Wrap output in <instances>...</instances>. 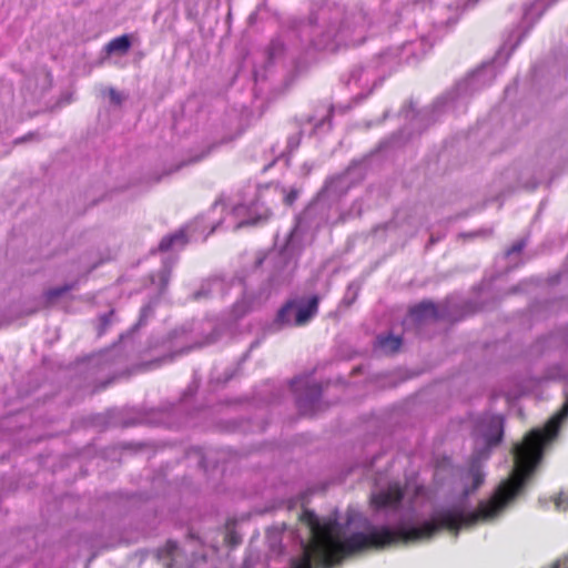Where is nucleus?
<instances>
[{"mask_svg":"<svg viewBox=\"0 0 568 568\" xmlns=\"http://www.w3.org/2000/svg\"><path fill=\"white\" fill-rule=\"evenodd\" d=\"M354 184L355 180L351 169L326 180L316 199L307 206L295 226L290 231L286 242L278 253L281 266L277 270V277L280 282L287 281L296 266V257L301 251L300 226L302 221H310L314 215L321 214L316 225L322 223L336 224L337 222H344L349 216H361L362 203L359 200L354 201L348 213H339L336 216L333 214V209L337 211L336 204L339 199L346 195Z\"/></svg>","mask_w":568,"mask_h":568,"instance_id":"obj_1","label":"nucleus"},{"mask_svg":"<svg viewBox=\"0 0 568 568\" xmlns=\"http://www.w3.org/2000/svg\"><path fill=\"white\" fill-rule=\"evenodd\" d=\"M368 26L367 14L362 9L326 4L310 18V41L316 50L335 52L341 47L363 43Z\"/></svg>","mask_w":568,"mask_h":568,"instance_id":"obj_2","label":"nucleus"},{"mask_svg":"<svg viewBox=\"0 0 568 568\" xmlns=\"http://www.w3.org/2000/svg\"><path fill=\"white\" fill-rule=\"evenodd\" d=\"M496 78L494 63H485L479 69L471 72L464 81L459 82L455 91L445 97L438 98L432 109L415 111L413 105L403 110V115L409 121V125L420 133L432 122L435 121L436 114L439 113L449 103L456 99L467 97L474 92L489 85Z\"/></svg>","mask_w":568,"mask_h":568,"instance_id":"obj_3","label":"nucleus"},{"mask_svg":"<svg viewBox=\"0 0 568 568\" xmlns=\"http://www.w3.org/2000/svg\"><path fill=\"white\" fill-rule=\"evenodd\" d=\"M320 297L313 295L308 298L296 297L288 300L276 312L268 326L272 333L285 328L302 327L307 325L318 312Z\"/></svg>","mask_w":568,"mask_h":568,"instance_id":"obj_4","label":"nucleus"},{"mask_svg":"<svg viewBox=\"0 0 568 568\" xmlns=\"http://www.w3.org/2000/svg\"><path fill=\"white\" fill-rule=\"evenodd\" d=\"M271 215L270 210L257 199L251 205L237 204L230 212L233 219V230H239L247 225H256L266 221Z\"/></svg>","mask_w":568,"mask_h":568,"instance_id":"obj_5","label":"nucleus"},{"mask_svg":"<svg viewBox=\"0 0 568 568\" xmlns=\"http://www.w3.org/2000/svg\"><path fill=\"white\" fill-rule=\"evenodd\" d=\"M477 311L478 307L474 302L448 297L440 303L439 317L442 321L458 322L466 316L475 314Z\"/></svg>","mask_w":568,"mask_h":568,"instance_id":"obj_6","label":"nucleus"},{"mask_svg":"<svg viewBox=\"0 0 568 568\" xmlns=\"http://www.w3.org/2000/svg\"><path fill=\"white\" fill-rule=\"evenodd\" d=\"M403 498L404 490L399 484H390L386 489L373 494L371 497V504L377 510L396 508Z\"/></svg>","mask_w":568,"mask_h":568,"instance_id":"obj_7","label":"nucleus"},{"mask_svg":"<svg viewBox=\"0 0 568 568\" xmlns=\"http://www.w3.org/2000/svg\"><path fill=\"white\" fill-rule=\"evenodd\" d=\"M346 85H355L358 88H369L376 84V72L374 67L369 64H357L348 73L345 80Z\"/></svg>","mask_w":568,"mask_h":568,"instance_id":"obj_8","label":"nucleus"},{"mask_svg":"<svg viewBox=\"0 0 568 568\" xmlns=\"http://www.w3.org/2000/svg\"><path fill=\"white\" fill-rule=\"evenodd\" d=\"M538 158L547 162H560L568 158V145L560 139L551 140L538 151Z\"/></svg>","mask_w":568,"mask_h":568,"instance_id":"obj_9","label":"nucleus"},{"mask_svg":"<svg viewBox=\"0 0 568 568\" xmlns=\"http://www.w3.org/2000/svg\"><path fill=\"white\" fill-rule=\"evenodd\" d=\"M439 314L440 304H435L429 300L422 301L409 310V316L418 323L438 321L440 320Z\"/></svg>","mask_w":568,"mask_h":568,"instance_id":"obj_10","label":"nucleus"},{"mask_svg":"<svg viewBox=\"0 0 568 568\" xmlns=\"http://www.w3.org/2000/svg\"><path fill=\"white\" fill-rule=\"evenodd\" d=\"M322 389L317 384L307 385L305 394H300L297 397V405L303 415H308V406H312L320 399Z\"/></svg>","mask_w":568,"mask_h":568,"instance_id":"obj_11","label":"nucleus"},{"mask_svg":"<svg viewBox=\"0 0 568 568\" xmlns=\"http://www.w3.org/2000/svg\"><path fill=\"white\" fill-rule=\"evenodd\" d=\"M375 346L384 353H396L400 349L402 338L390 333L381 334L376 337Z\"/></svg>","mask_w":568,"mask_h":568,"instance_id":"obj_12","label":"nucleus"},{"mask_svg":"<svg viewBox=\"0 0 568 568\" xmlns=\"http://www.w3.org/2000/svg\"><path fill=\"white\" fill-rule=\"evenodd\" d=\"M131 45L130 37L128 34H123L108 42L104 50L108 54L124 55L129 52Z\"/></svg>","mask_w":568,"mask_h":568,"instance_id":"obj_13","label":"nucleus"},{"mask_svg":"<svg viewBox=\"0 0 568 568\" xmlns=\"http://www.w3.org/2000/svg\"><path fill=\"white\" fill-rule=\"evenodd\" d=\"M187 243L185 232L183 230L163 237L159 244L160 251H169L172 248H182Z\"/></svg>","mask_w":568,"mask_h":568,"instance_id":"obj_14","label":"nucleus"},{"mask_svg":"<svg viewBox=\"0 0 568 568\" xmlns=\"http://www.w3.org/2000/svg\"><path fill=\"white\" fill-rule=\"evenodd\" d=\"M75 286H77V282H72V283L64 284L62 286L49 288L43 293V298L47 304H52L53 302H55L58 298L62 297L68 292L74 290Z\"/></svg>","mask_w":568,"mask_h":568,"instance_id":"obj_15","label":"nucleus"},{"mask_svg":"<svg viewBox=\"0 0 568 568\" xmlns=\"http://www.w3.org/2000/svg\"><path fill=\"white\" fill-rule=\"evenodd\" d=\"M491 426L494 427L495 432L487 435L486 443L488 446H497L501 439H503V418L501 417H494L491 418Z\"/></svg>","mask_w":568,"mask_h":568,"instance_id":"obj_16","label":"nucleus"},{"mask_svg":"<svg viewBox=\"0 0 568 568\" xmlns=\"http://www.w3.org/2000/svg\"><path fill=\"white\" fill-rule=\"evenodd\" d=\"M547 379L560 381L568 379V361L560 362L547 369Z\"/></svg>","mask_w":568,"mask_h":568,"instance_id":"obj_17","label":"nucleus"},{"mask_svg":"<svg viewBox=\"0 0 568 568\" xmlns=\"http://www.w3.org/2000/svg\"><path fill=\"white\" fill-rule=\"evenodd\" d=\"M115 321V312L114 310L109 311L108 313L101 314L98 317V325H97V332L98 335H103L108 328L114 323Z\"/></svg>","mask_w":568,"mask_h":568,"instance_id":"obj_18","label":"nucleus"},{"mask_svg":"<svg viewBox=\"0 0 568 568\" xmlns=\"http://www.w3.org/2000/svg\"><path fill=\"white\" fill-rule=\"evenodd\" d=\"M361 285L357 282H351L346 288L342 303L351 306L358 297Z\"/></svg>","mask_w":568,"mask_h":568,"instance_id":"obj_19","label":"nucleus"},{"mask_svg":"<svg viewBox=\"0 0 568 568\" xmlns=\"http://www.w3.org/2000/svg\"><path fill=\"white\" fill-rule=\"evenodd\" d=\"M280 193L282 194L283 202L286 205H293L294 202L298 199L301 190L298 187H290L288 190L281 187Z\"/></svg>","mask_w":568,"mask_h":568,"instance_id":"obj_20","label":"nucleus"},{"mask_svg":"<svg viewBox=\"0 0 568 568\" xmlns=\"http://www.w3.org/2000/svg\"><path fill=\"white\" fill-rule=\"evenodd\" d=\"M171 277V267L164 265L163 268L156 274V278L160 283L161 291H164L170 282Z\"/></svg>","mask_w":568,"mask_h":568,"instance_id":"obj_21","label":"nucleus"},{"mask_svg":"<svg viewBox=\"0 0 568 568\" xmlns=\"http://www.w3.org/2000/svg\"><path fill=\"white\" fill-rule=\"evenodd\" d=\"M252 307L251 302L246 301V297H244L241 302H237L233 306V312L236 317H241L245 315Z\"/></svg>","mask_w":568,"mask_h":568,"instance_id":"obj_22","label":"nucleus"},{"mask_svg":"<svg viewBox=\"0 0 568 568\" xmlns=\"http://www.w3.org/2000/svg\"><path fill=\"white\" fill-rule=\"evenodd\" d=\"M283 43L280 40H274L268 47V57L271 60H275L283 52Z\"/></svg>","mask_w":568,"mask_h":568,"instance_id":"obj_23","label":"nucleus"},{"mask_svg":"<svg viewBox=\"0 0 568 568\" xmlns=\"http://www.w3.org/2000/svg\"><path fill=\"white\" fill-rule=\"evenodd\" d=\"M540 7H541V2L540 1H536L534 4H531L529 8H527L524 12V20L525 21H528L530 19V17L532 16L534 11L535 10H539L538 11V17L542 13V11L540 10Z\"/></svg>","mask_w":568,"mask_h":568,"instance_id":"obj_24","label":"nucleus"},{"mask_svg":"<svg viewBox=\"0 0 568 568\" xmlns=\"http://www.w3.org/2000/svg\"><path fill=\"white\" fill-rule=\"evenodd\" d=\"M526 246V240H519L517 241L516 243H514L507 251H506V255H511V254H515V253H520L524 247Z\"/></svg>","mask_w":568,"mask_h":568,"instance_id":"obj_25","label":"nucleus"},{"mask_svg":"<svg viewBox=\"0 0 568 568\" xmlns=\"http://www.w3.org/2000/svg\"><path fill=\"white\" fill-rule=\"evenodd\" d=\"M39 77L42 78L41 91H45L51 84V74L47 70H41Z\"/></svg>","mask_w":568,"mask_h":568,"instance_id":"obj_26","label":"nucleus"},{"mask_svg":"<svg viewBox=\"0 0 568 568\" xmlns=\"http://www.w3.org/2000/svg\"><path fill=\"white\" fill-rule=\"evenodd\" d=\"M108 93H109V97H110V100L112 103H114L116 105H120L122 103L123 98H122L121 93H119L115 89L110 88L108 90Z\"/></svg>","mask_w":568,"mask_h":568,"instance_id":"obj_27","label":"nucleus"},{"mask_svg":"<svg viewBox=\"0 0 568 568\" xmlns=\"http://www.w3.org/2000/svg\"><path fill=\"white\" fill-rule=\"evenodd\" d=\"M152 314V308L151 306H145L141 310V314H140V318H139V322L136 324V326H141V325H144V323L146 322L148 317Z\"/></svg>","mask_w":568,"mask_h":568,"instance_id":"obj_28","label":"nucleus"},{"mask_svg":"<svg viewBox=\"0 0 568 568\" xmlns=\"http://www.w3.org/2000/svg\"><path fill=\"white\" fill-rule=\"evenodd\" d=\"M214 148H215V144H210L209 146H206V149L201 154L194 156L191 160V162H199V161H201L202 159L207 156Z\"/></svg>","mask_w":568,"mask_h":568,"instance_id":"obj_29","label":"nucleus"},{"mask_svg":"<svg viewBox=\"0 0 568 568\" xmlns=\"http://www.w3.org/2000/svg\"><path fill=\"white\" fill-rule=\"evenodd\" d=\"M474 488L479 487L483 484L484 476L479 470L473 473Z\"/></svg>","mask_w":568,"mask_h":568,"instance_id":"obj_30","label":"nucleus"},{"mask_svg":"<svg viewBox=\"0 0 568 568\" xmlns=\"http://www.w3.org/2000/svg\"><path fill=\"white\" fill-rule=\"evenodd\" d=\"M302 384H305L304 378H302V377H296V378H294V379L292 381V387H293L294 392H296V393H297V392H300V386H301Z\"/></svg>","mask_w":568,"mask_h":568,"instance_id":"obj_31","label":"nucleus"},{"mask_svg":"<svg viewBox=\"0 0 568 568\" xmlns=\"http://www.w3.org/2000/svg\"><path fill=\"white\" fill-rule=\"evenodd\" d=\"M551 568H568V557L558 559Z\"/></svg>","mask_w":568,"mask_h":568,"instance_id":"obj_32","label":"nucleus"},{"mask_svg":"<svg viewBox=\"0 0 568 568\" xmlns=\"http://www.w3.org/2000/svg\"><path fill=\"white\" fill-rule=\"evenodd\" d=\"M491 233H493L491 230H479L475 233L468 234L467 236H469V237L479 236V235L489 236V235H491Z\"/></svg>","mask_w":568,"mask_h":568,"instance_id":"obj_33","label":"nucleus"},{"mask_svg":"<svg viewBox=\"0 0 568 568\" xmlns=\"http://www.w3.org/2000/svg\"><path fill=\"white\" fill-rule=\"evenodd\" d=\"M300 139H301V133L298 134V136H297V138H290V139H288V146H290L291 149H295V148H297V146H298V144H300Z\"/></svg>","mask_w":568,"mask_h":568,"instance_id":"obj_34","label":"nucleus"},{"mask_svg":"<svg viewBox=\"0 0 568 568\" xmlns=\"http://www.w3.org/2000/svg\"><path fill=\"white\" fill-rule=\"evenodd\" d=\"M32 136H33V134L29 133L24 136L18 138L14 140V144H20V143L27 142V141L31 140Z\"/></svg>","mask_w":568,"mask_h":568,"instance_id":"obj_35","label":"nucleus"},{"mask_svg":"<svg viewBox=\"0 0 568 568\" xmlns=\"http://www.w3.org/2000/svg\"><path fill=\"white\" fill-rule=\"evenodd\" d=\"M227 539H229V542L232 545H237L240 542V540L233 534L229 535Z\"/></svg>","mask_w":568,"mask_h":568,"instance_id":"obj_36","label":"nucleus"},{"mask_svg":"<svg viewBox=\"0 0 568 568\" xmlns=\"http://www.w3.org/2000/svg\"><path fill=\"white\" fill-rule=\"evenodd\" d=\"M222 223L223 220H220L215 224H213L209 234L213 233Z\"/></svg>","mask_w":568,"mask_h":568,"instance_id":"obj_37","label":"nucleus"},{"mask_svg":"<svg viewBox=\"0 0 568 568\" xmlns=\"http://www.w3.org/2000/svg\"><path fill=\"white\" fill-rule=\"evenodd\" d=\"M166 548L170 550V551H173L175 548H176V544L173 542V541H168L166 544Z\"/></svg>","mask_w":568,"mask_h":568,"instance_id":"obj_38","label":"nucleus"},{"mask_svg":"<svg viewBox=\"0 0 568 568\" xmlns=\"http://www.w3.org/2000/svg\"><path fill=\"white\" fill-rule=\"evenodd\" d=\"M204 295H205V294H204V292H203V291H199V292H196V293L194 294V298H195V300H199L201 296H204Z\"/></svg>","mask_w":568,"mask_h":568,"instance_id":"obj_39","label":"nucleus"},{"mask_svg":"<svg viewBox=\"0 0 568 568\" xmlns=\"http://www.w3.org/2000/svg\"><path fill=\"white\" fill-rule=\"evenodd\" d=\"M219 205H224L221 199H219V200H216V201L214 202V204H213V209H216Z\"/></svg>","mask_w":568,"mask_h":568,"instance_id":"obj_40","label":"nucleus"},{"mask_svg":"<svg viewBox=\"0 0 568 568\" xmlns=\"http://www.w3.org/2000/svg\"><path fill=\"white\" fill-rule=\"evenodd\" d=\"M426 41H427V38H426V37H423V38H420V40H419V44H420V45H424V43H425Z\"/></svg>","mask_w":568,"mask_h":568,"instance_id":"obj_41","label":"nucleus"},{"mask_svg":"<svg viewBox=\"0 0 568 568\" xmlns=\"http://www.w3.org/2000/svg\"><path fill=\"white\" fill-rule=\"evenodd\" d=\"M415 43H408V44H405V49H409L412 45H414Z\"/></svg>","mask_w":568,"mask_h":568,"instance_id":"obj_42","label":"nucleus"},{"mask_svg":"<svg viewBox=\"0 0 568 568\" xmlns=\"http://www.w3.org/2000/svg\"><path fill=\"white\" fill-rule=\"evenodd\" d=\"M262 262H263V258H258V260L256 261V265H257V266H258V265H261V264H262Z\"/></svg>","mask_w":568,"mask_h":568,"instance_id":"obj_43","label":"nucleus"},{"mask_svg":"<svg viewBox=\"0 0 568 568\" xmlns=\"http://www.w3.org/2000/svg\"><path fill=\"white\" fill-rule=\"evenodd\" d=\"M434 243H435V239L430 237V244H434Z\"/></svg>","mask_w":568,"mask_h":568,"instance_id":"obj_44","label":"nucleus"},{"mask_svg":"<svg viewBox=\"0 0 568 568\" xmlns=\"http://www.w3.org/2000/svg\"><path fill=\"white\" fill-rule=\"evenodd\" d=\"M212 342H213V339H212V338H211V339H206V341H205V343H212Z\"/></svg>","mask_w":568,"mask_h":568,"instance_id":"obj_45","label":"nucleus"}]
</instances>
